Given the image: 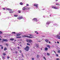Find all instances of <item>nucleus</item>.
I'll list each match as a JSON object with an SVG mask.
<instances>
[{
	"instance_id": "nucleus-1",
	"label": "nucleus",
	"mask_w": 60,
	"mask_h": 60,
	"mask_svg": "<svg viewBox=\"0 0 60 60\" xmlns=\"http://www.w3.org/2000/svg\"><path fill=\"white\" fill-rule=\"evenodd\" d=\"M24 50H26V51H28L29 50V47L27 45L26 47H25L24 48Z\"/></svg>"
},
{
	"instance_id": "nucleus-2",
	"label": "nucleus",
	"mask_w": 60,
	"mask_h": 60,
	"mask_svg": "<svg viewBox=\"0 0 60 60\" xmlns=\"http://www.w3.org/2000/svg\"><path fill=\"white\" fill-rule=\"evenodd\" d=\"M26 42L28 43H31L32 42H33V40L30 39H27L26 40Z\"/></svg>"
},
{
	"instance_id": "nucleus-3",
	"label": "nucleus",
	"mask_w": 60,
	"mask_h": 60,
	"mask_svg": "<svg viewBox=\"0 0 60 60\" xmlns=\"http://www.w3.org/2000/svg\"><path fill=\"white\" fill-rule=\"evenodd\" d=\"M22 37H27V38H34V37H32V36H26V35H22Z\"/></svg>"
},
{
	"instance_id": "nucleus-4",
	"label": "nucleus",
	"mask_w": 60,
	"mask_h": 60,
	"mask_svg": "<svg viewBox=\"0 0 60 60\" xmlns=\"http://www.w3.org/2000/svg\"><path fill=\"white\" fill-rule=\"evenodd\" d=\"M23 17L22 16H21L18 17L17 18V19H19V20L20 19H23Z\"/></svg>"
},
{
	"instance_id": "nucleus-5",
	"label": "nucleus",
	"mask_w": 60,
	"mask_h": 60,
	"mask_svg": "<svg viewBox=\"0 0 60 60\" xmlns=\"http://www.w3.org/2000/svg\"><path fill=\"white\" fill-rule=\"evenodd\" d=\"M33 21H36V22H37L38 20H37V19L36 18H34L33 19Z\"/></svg>"
},
{
	"instance_id": "nucleus-6",
	"label": "nucleus",
	"mask_w": 60,
	"mask_h": 60,
	"mask_svg": "<svg viewBox=\"0 0 60 60\" xmlns=\"http://www.w3.org/2000/svg\"><path fill=\"white\" fill-rule=\"evenodd\" d=\"M3 41H6V42H7L8 41V40L6 39H3Z\"/></svg>"
},
{
	"instance_id": "nucleus-7",
	"label": "nucleus",
	"mask_w": 60,
	"mask_h": 60,
	"mask_svg": "<svg viewBox=\"0 0 60 60\" xmlns=\"http://www.w3.org/2000/svg\"><path fill=\"white\" fill-rule=\"evenodd\" d=\"M38 4H35L34 5V6H36L37 8H38Z\"/></svg>"
},
{
	"instance_id": "nucleus-8",
	"label": "nucleus",
	"mask_w": 60,
	"mask_h": 60,
	"mask_svg": "<svg viewBox=\"0 0 60 60\" xmlns=\"http://www.w3.org/2000/svg\"><path fill=\"white\" fill-rule=\"evenodd\" d=\"M52 8L54 9H57V8H56V7L55 6H52Z\"/></svg>"
},
{
	"instance_id": "nucleus-9",
	"label": "nucleus",
	"mask_w": 60,
	"mask_h": 60,
	"mask_svg": "<svg viewBox=\"0 0 60 60\" xmlns=\"http://www.w3.org/2000/svg\"><path fill=\"white\" fill-rule=\"evenodd\" d=\"M45 51H48V48L47 47H45Z\"/></svg>"
},
{
	"instance_id": "nucleus-10",
	"label": "nucleus",
	"mask_w": 60,
	"mask_h": 60,
	"mask_svg": "<svg viewBox=\"0 0 60 60\" xmlns=\"http://www.w3.org/2000/svg\"><path fill=\"white\" fill-rule=\"evenodd\" d=\"M16 38H17L18 39H19L20 38H21V37L20 36H16Z\"/></svg>"
},
{
	"instance_id": "nucleus-11",
	"label": "nucleus",
	"mask_w": 60,
	"mask_h": 60,
	"mask_svg": "<svg viewBox=\"0 0 60 60\" xmlns=\"http://www.w3.org/2000/svg\"><path fill=\"white\" fill-rule=\"evenodd\" d=\"M7 10H8V11H12V10L11 9L9 8H7Z\"/></svg>"
},
{
	"instance_id": "nucleus-12",
	"label": "nucleus",
	"mask_w": 60,
	"mask_h": 60,
	"mask_svg": "<svg viewBox=\"0 0 60 60\" xmlns=\"http://www.w3.org/2000/svg\"><path fill=\"white\" fill-rule=\"evenodd\" d=\"M4 51H6V50H7V48L6 47H5L4 48Z\"/></svg>"
},
{
	"instance_id": "nucleus-13",
	"label": "nucleus",
	"mask_w": 60,
	"mask_h": 60,
	"mask_svg": "<svg viewBox=\"0 0 60 60\" xmlns=\"http://www.w3.org/2000/svg\"><path fill=\"white\" fill-rule=\"evenodd\" d=\"M36 46L37 48H38L39 47V44H37L36 45Z\"/></svg>"
},
{
	"instance_id": "nucleus-14",
	"label": "nucleus",
	"mask_w": 60,
	"mask_h": 60,
	"mask_svg": "<svg viewBox=\"0 0 60 60\" xmlns=\"http://www.w3.org/2000/svg\"><path fill=\"white\" fill-rule=\"evenodd\" d=\"M16 36H20L21 35V34H16Z\"/></svg>"
},
{
	"instance_id": "nucleus-15",
	"label": "nucleus",
	"mask_w": 60,
	"mask_h": 60,
	"mask_svg": "<svg viewBox=\"0 0 60 60\" xmlns=\"http://www.w3.org/2000/svg\"><path fill=\"white\" fill-rule=\"evenodd\" d=\"M58 53H60V48H59V50L58 51Z\"/></svg>"
},
{
	"instance_id": "nucleus-16",
	"label": "nucleus",
	"mask_w": 60,
	"mask_h": 60,
	"mask_svg": "<svg viewBox=\"0 0 60 60\" xmlns=\"http://www.w3.org/2000/svg\"><path fill=\"white\" fill-rule=\"evenodd\" d=\"M10 40V41H13V40H14V39L13 38H11Z\"/></svg>"
},
{
	"instance_id": "nucleus-17",
	"label": "nucleus",
	"mask_w": 60,
	"mask_h": 60,
	"mask_svg": "<svg viewBox=\"0 0 60 60\" xmlns=\"http://www.w3.org/2000/svg\"><path fill=\"white\" fill-rule=\"evenodd\" d=\"M26 9V8L25 7H23V8H22V10H25Z\"/></svg>"
},
{
	"instance_id": "nucleus-18",
	"label": "nucleus",
	"mask_w": 60,
	"mask_h": 60,
	"mask_svg": "<svg viewBox=\"0 0 60 60\" xmlns=\"http://www.w3.org/2000/svg\"><path fill=\"white\" fill-rule=\"evenodd\" d=\"M47 55L48 56H50V53H47Z\"/></svg>"
},
{
	"instance_id": "nucleus-19",
	"label": "nucleus",
	"mask_w": 60,
	"mask_h": 60,
	"mask_svg": "<svg viewBox=\"0 0 60 60\" xmlns=\"http://www.w3.org/2000/svg\"><path fill=\"white\" fill-rule=\"evenodd\" d=\"M14 16L15 17H17L18 16V15H14Z\"/></svg>"
},
{
	"instance_id": "nucleus-20",
	"label": "nucleus",
	"mask_w": 60,
	"mask_h": 60,
	"mask_svg": "<svg viewBox=\"0 0 60 60\" xmlns=\"http://www.w3.org/2000/svg\"><path fill=\"white\" fill-rule=\"evenodd\" d=\"M14 12L13 11H9V13H13Z\"/></svg>"
},
{
	"instance_id": "nucleus-21",
	"label": "nucleus",
	"mask_w": 60,
	"mask_h": 60,
	"mask_svg": "<svg viewBox=\"0 0 60 60\" xmlns=\"http://www.w3.org/2000/svg\"><path fill=\"white\" fill-rule=\"evenodd\" d=\"M47 47H49V49H50V46L49 45H47Z\"/></svg>"
},
{
	"instance_id": "nucleus-22",
	"label": "nucleus",
	"mask_w": 60,
	"mask_h": 60,
	"mask_svg": "<svg viewBox=\"0 0 60 60\" xmlns=\"http://www.w3.org/2000/svg\"><path fill=\"white\" fill-rule=\"evenodd\" d=\"M45 41L46 42H49V40H48L46 39Z\"/></svg>"
},
{
	"instance_id": "nucleus-23",
	"label": "nucleus",
	"mask_w": 60,
	"mask_h": 60,
	"mask_svg": "<svg viewBox=\"0 0 60 60\" xmlns=\"http://www.w3.org/2000/svg\"><path fill=\"white\" fill-rule=\"evenodd\" d=\"M21 12V11L20 10H18V12L19 13H20V12Z\"/></svg>"
},
{
	"instance_id": "nucleus-24",
	"label": "nucleus",
	"mask_w": 60,
	"mask_h": 60,
	"mask_svg": "<svg viewBox=\"0 0 60 60\" xmlns=\"http://www.w3.org/2000/svg\"><path fill=\"white\" fill-rule=\"evenodd\" d=\"M47 24H49L50 23V22H47Z\"/></svg>"
},
{
	"instance_id": "nucleus-25",
	"label": "nucleus",
	"mask_w": 60,
	"mask_h": 60,
	"mask_svg": "<svg viewBox=\"0 0 60 60\" xmlns=\"http://www.w3.org/2000/svg\"><path fill=\"white\" fill-rule=\"evenodd\" d=\"M3 55H4V56H5V55H6V53H3Z\"/></svg>"
},
{
	"instance_id": "nucleus-26",
	"label": "nucleus",
	"mask_w": 60,
	"mask_h": 60,
	"mask_svg": "<svg viewBox=\"0 0 60 60\" xmlns=\"http://www.w3.org/2000/svg\"><path fill=\"white\" fill-rule=\"evenodd\" d=\"M6 45L7 47H8V46L9 45L8 44H6Z\"/></svg>"
},
{
	"instance_id": "nucleus-27",
	"label": "nucleus",
	"mask_w": 60,
	"mask_h": 60,
	"mask_svg": "<svg viewBox=\"0 0 60 60\" xmlns=\"http://www.w3.org/2000/svg\"><path fill=\"white\" fill-rule=\"evenodd\" d=\"M20 4L21 5H23V3H22V2H21L20 3Z\"/></svg>"
},
{
	"instance_id": "nucleus-28",
	"label": "nucleus",
	"mask_w": 60,
	"mask_h": 60,
	"mask_svg": "<svg viewBox=\"0 0 60 60\" xmlns=\"http://www.w3.org/2000/svg\"><path fill=\"white\" fill-rule=\"evenodd\" d=\"M56 5H59V3H57L56 4Z\"/></svg>"
},
{
	"instance_id": "nucleus-29",
	"label": "nucleus",
	"mask_w": 60,
	"mask_h": 60,
	"mask_svg": "<svg viewBox=\"0 0 60 60\" xmlns=\"http://www.w3.org/2000/svg\"><path fill=\"white\" fill-rule=\"evenodd\" d=\"M27 45H29V46H30V44H29V43H27L26 44Z\"/></svg>"
},
{
	"instance_id": "nucleus-30",
	"label": "nucleus",
	"mask_w": 60,
	"mask_h": 60,
	"mask_svg": "<svg viewBox=\"0 0 60 60\" xmlns=\"http://www.w3.org/2000/svg\"><path fill=\"white\" fill-rule=\"evenodd\" d=\"M59 58H57L56 59V60H60Z\"/></svg>"
},
{
	"instance_id": "nucleus-31",
	"label": "nucleus",
	"mask_w": 60,
	"mask_h": 60,
	"mask_svg": "<svg viewBox=\"0 0 60 60\" xmlns=\"http://www.w3.org/2000/svg\"><path fill=\"white\" fill-rule=\"evenodd\" d=\"M39 55H37V58H38V57H39Z\"/></svg>"
},
{
	"instance_id": "nucleus-32",
	"label": "nucleus",
	"mask_w": 60,
	"mask_h": 60,
	"mask_svg": "<svg viewBox=\"0 0 60 60\" xmlns=\"http://www.w3.org/2000/svg\"><path fill=\"white\" fill-rule=\"evenodd\" d=\"M54 52L55 54H56V52H55V51H52V53H53V52Z\"/></svg>"
},
{
	"instance_id": "nucleus-33",
	"label": "nucleus",
	"mask_w": 60,
	"mask_h": 60,
	"mask_svg": "<svg viewBox=\"0 0 60 60\" xmlns=\"http://www.w3.org/2000/svg\"><path fill=\"white\" fill-rule=\"evenodd\" d=\"M43 58L44 59H45V60H46V57H44Z\"/></svg>"
},
{
	"instance_id": "nucleus-34",
	"label": "nucleus",
	"mask_w": 60,
	"mask_h": 60,
	"mask_svg": "<svg viewBox=\"0 0 60 60\" xmlns=\"http://www.w3.org/2000/svg\"><path fill=\"white\" fill-rule=\"evenodd\" d=\"M3 32L1 31H0V34H2Z\"/></svg>"
},
{
	"instance_id": "nucleus-35",
	"label": "nucleus",
	"mask_w": 60,
	"mask_h": 60,
	"mask_svg": "<svg viewBox=\"0 0 60 60\" xmlns=\"http://www.w3.org/2000/svg\"><path fill=\"white\" fill-rule=\"evenodd\" d=\"M56 56L58 57V55L57 54H56Z\"/></svg>"
},
{
	"instance_id": "nucleus-36",
	"label": "nucleus",
	"mask_w": 60,
	"mask_h": 60,
	"mask_svg": "<svg viewBox=\"0 0 60 60\" xmlns=\"http://www.w3.org/2000/svg\"><path fill=\"white\" fill-rule=\"evenodd\" d=\"M7 57L8 59H9V58H10V57L9 56H7Z\"/></svg>"
},
{
	"instance_id": "nucleus-37",
	"label": "nucleus",
	"mask_w": 60,
	"mask_h": 60,
	"mask_svg": "<svg viewBox=\"0 0 60 60\" xmlns=\"http://www.w3.org/2000/svg\"><path fill=\"white\" fill-rule=\"evenodd\" d=\"M3 59H5V57L4 56L3 57Z\"/></svg>"
},
{
	"instance_id": "nucleus-38",
	"label": "nucleus",
	"mask_w": 60,
	"mask_h": 60,
	"mask_svg": "<svg viewBox=\"0 0 60 60\" xmlns=\"http://www.w3.org/2000/svg\"><path fill=\"white\" fill-rule=\"evenodd\" d=\"M22 56L23 57H24V56H23V54L22 53Z\"/></svg>"
},
{
	"instance_id": "nucleus-39",
	"label": "nucleus",
	"mask_w": 60,
	"mask_h": 60,
	"mask_svg": "<svg viewBox=\"0 0 60 60\" xmlns=\"http://www.w3.org/2000/svg\"><path fill=\"white\" fill-rule=\"evenodd\" d=\"M56 36L57 37H60V36H59L58 35H57Z\"/></svg>"
},
{
	"instance_id": "nucleus-40",
	"label": "nucleus",
	"mask_w": 60,
	"mask_h": 60,
	"mask_svg": "<svg viewBox=\"0 0 60 60\" xmlns=\"http://www.w3.org/2000/svg\"><path fill=\"white\" fill-rule=\"evenodd\" d=\"M12 34H15V32H12Z\"/></svg>"
},
{
	"instance_id": "nucleus-41",
	"label": "nucleus",
	"mask_w": 60,
	"mask_h": 60,
	"mask_svg": "<svg viewBox=\"0 0 60 60\" xmlns=\"http://www.w3.org/2000/svg\"><path fill=\"white\" fill-rule=\"evenodd\" d=\"M19 52H20V53H22V51H21L20 50L19 51Z\"/></svg>"
},
{
	"instance_id": "nucleus-42",
	"label": "nucleus",
	"mask_w": 60,
	"mask_h": 60,
	"mask_svg": "<svg viewBox=\"0 0 60 60\" xmlns=\"http://www.w3.org/2000/svg\"><path fill=\"white\" fill-rule=\"evenodd\" d=\"M1 49H3V46H2L1 47Z\"/></svg>"
},
{
	"instance_id": "nucleus-43",
	"label": "nucleus",
	"mask_w": 60,
	"mask_h": 60,
	"mask_svg": "<svg viewBox=\"0 0 60 60\" xmlns=\"http://www.w3.org/2000/svg\"><path fill=\"white\" fill-rule=\"evenodd\" d=\"M29 35L30 36H33V35H32V34H29Z\"/></svg>"
},
{
	"instance_id": "nucleus-44",
	"label": "nucleus",
	"mask_w": 60,
	"mask_h": 60,
	"mask_svg": "<svg viewBox=\"0 0 60 60\" xmlns=\"http://www.w3.org/2000/svg\"><path fill=\"white\" fill-rule=\"evenodd\" d=\"M32 60H34V58H32Z\"/></svg>"
},
{
	"instance_id": "nucleus-45",
	"label": "nucleus",
	"mask_w": 60,
	"mask_h": 60,
	"mask_svg": "<svg viewBox=\"0 0 60 60\" xmlns=\"http://www.w3.org/2000/svg\"><path fill=\"white\" fill-rule=\"evenodd\" d=\"M19 48H20V47H18V49H19Z\"/></svg>"
},
{
	"instance_id": "nucleus-46",
	"label": "nucleus",
	"mask_w": 60,
	"mask_h": 60,
	"mask_svg": "<svg viewBox=\"0 0 60 60\" xmlns=\"http://www.w3.org/2000/svg\"><path fill=\"white\" fill-rule=\"evenodd\" d=\"M26 6H29V5L28 4H26Z\"/></svg>"
},
{
	"instance_id": "nucleus-47",
	"label": "nucleus",
	"mask_w": 60,
	"mask_h": 60,
	"mask_svg": "<svg viewBox=\"0 0 60 60\" xmlns=\"http://www.w3.org/2000/svg\"><path fill=\"white\" fill-rule=\"evenodd\" d=\"M58 39H60V38H57Z\"/></svg>"
},
{
	"instance_id": "nucleus-48",
	"label": "nucleus",
	"mask_w": 60,
	"mask_h": 60,
	"mask_svg": "<svg viewBox=\"0 0 60 60\" xmlns=\"http://www.w3.org/2000/svg\"><path fill=\"white\" fill-rule=\"evenodd\" d=\"M3 10H5V8H3Z\"/></svg>"
},
{
	"instance_id": "nucleus-49",
	"label": "nucleus",
	"mask_w": 60,
	"mask_h": 60,
	"mask_svg": "<svg viewBox=\"0 0 60 60\" xmlns=\"http://www.w3.org/2000/svg\"><path fill=\"white\" fill-rule=\"evenodd\" d=\"M15 52V53H16V54H17V53H18V52L17 51Z\"/></svg>"
},
{
	"instance_id": "nucleus-50",
	"label": "nucleus",
	"mask_w": 60,
	"mask_h": 60,
	"mask_svg": "<svg viewBox=\"0 0 60 60\" xmlns=\"http://www.w3.org/2000/svg\"><path fill=\"white\" fill-rule=\"evenodd\" d=\"M57 43H59V42H58V41H57Z\"/></svg>"
},
{
	"instance_id": "nucleus-51",
	"label": "nucleus",
	"mask_w": 60,
	"mask_h": 60,
	"mask_svg": "<svg viewBox=\"0 0 60 60\" xmlns=\"http://www.w3.org/2000/svg\"><path fill=\"white\" fill-rule=\"evenodd\" d=\"M41 50H42V48H41Z\"/></svg>"
},
{
	"instance_id": "nucleus-52",
	"label": "nucleus",
	"mask_w": 60,
	"mask_h": 60,
	"mask_svg": "<svg viewBox=\"0 0 60 60\" xmlns=\"http://www.w3.org/2000/svg\"><path fill=\"white\" fill-rule=\"evenodd\" d=\"M49 43H50V41H49Z\"/></svg>"
},
{
	"instance_id": "nucleus-53",
	"label": "nucleus",
	"mask_w": 60,
	"mask_h": 60,
	"mask_svg": "<svg viewBox=\"0 0 60 60\" xmlns=\"http://www.w3.org/2000/svg\"><path fill=\"white\" fill-rule=\"evenodd\" d=\"M20 41H22V39H20Z\"/></svg>"
},
{
	"instance_id": "nucleus-54",
	"label": "nucleus",
	"mask_w": 60,
	"mask_h": 60,
	"mask_svg": "<svg viewBox=\"0 0 60 60\" xmlns=\"http://www.w3.org/2000/svg\"><path fill=\"white\" fill-rule=\"evenodd\" d=\"M36 34H39V33H38L37 32V33H36Z\"/></svg>"
},
{
	"instance_id": "nucleus-55",
	"label": "nucleus",
	"mask_w": 60,
	"mask_h": 60,
	"mask_svg": "<svg viewBox=\"0 0 60 60\" xmlns=\"http://www.w3.org/2000/svg\"><path fill=\"white\" fill-rule=\"evenodd\" d=\"M16 41V40H15L14 41Z\"/></svg>"
},
{
	"instance_id": "nucleus-56",
	"label": "nucleus",
	"mask_w": 60,
	"mask_h": 60,
	"mask_svg": "<svg viewBox=\"0 0 60 60\" xmlns=\"http://www.w3.org/2000/svg\"><path fill=\"white\" fill-rule=\"evenodd\" d=\"M35 33H37V31H35Z\"/></svg>"
},
{
	"instance_id": "nucleus-57",
	"label": "nucleus",
	"mask_w": 60,
	"mask_h": 60,
	"mask_svg": "<svg viewBox=\"0 0 60 60\" xmlns=\"http://www.w3.org/2000/svg\"><path fill=\"white\" fill-rule=\"evenodd\" d=\"M2 40V39H1V38H0V40Z\"/></svg>"
},
{
	"instance_id": "nucleus-58",
	"label": "nucleus",
	"mask_w": 60,
	"mask_h": 60,
	"mask_svg": "<svg viewBox=\"0 0 60 60\" xmlns=\"http://www.w3.org/2000/svg\"><path fill=\"white\" fill-rule=\"evenodd\" d=\"M20 46H21V47L22 46V45H20Z\"/></svg>"
},
{
	"instance_id": "nucleus-59",
	"label": "nucleus",
	"mask_w": 60,
	"mask_h": 60,
	"mask_svg": "<svg viewBox=\"0 0 60 60\" xmlns=\"http://www.w3.org/2000/svg\"><path fill=\"white\" fill-rule=\"evenodd\" d=\"M2 42H4V41H2Z\"/></svg>"
},
{
	"instance_id": "nucleus-60",
	"label": "nucleus",
	"mask_w": 60,
	"mask_h": 60,
	"mask_svg": "<svg viewBox=\"0 0 60 60\" xmlns=\"http://www.w3.org/2000/svg\"><path fill=\"white\" fill-rule=\"evenodd\" d=\"M39 41V42H41V41Z\"/></svg>"
},
{
	"instance_id": "nucleus-61",
	"label": "nucleus",
	"mask_w": 60,
	"mask_h": 60,
	"mask_svg": "<svg viewBox=\"0 0 60 60\" xmlns=\"http://www.w3.org/2000/svg\"><path fill=\"white\" fill-rule=\"evenodd\" d=\"M56 1H58V0H56Z\"/></svg>"
},
{
	"instance_id": "nucleus-62",
	"label": "nucleus",
	"mask_w": 60,
	"mask_h": 60,
	"mask_svg": "<svg viewBox=\"0 0 60 60\" xmlns=\"http://www.w3.org/2000/svg\"><path fill=\"white\" fill-rule=\"evenodd\" d=\"M43 10H44L45 9H43Z\"/></svg>"
},
{
	"instance_id": "nucleus-63",
	"label": "nucleus",
	"mask_w": 60,
	"mask_h": 60,
	"mask_svg": "<svg viewBox=\"0 0 60 60\" xmlns=\"http://www.w3.org/2000/svg\"><path fill=\"white\" fill-rule=\"evenodd\" d=\"M11 49V50H12V49Z\"/></svg>"
},
{
	"instance_id": "nucleus-64",
	"label": "nucleus",
	"mask_w": 60,
	"mask_h": 60,
	"mask_svg": "<svg viewBox=\"0 0 60 60\" xmlns=\"http://www.w3.org/2000/svg\"><path fill=\"white\" fill-rule=\"evenodd\" d=\"M1 37V36H0V37Z\"/></svg>"
}]
</instances>
